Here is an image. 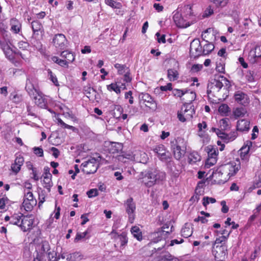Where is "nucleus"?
<instances>
[{"label": "nucleus", "instance_id": "nucleus-64", "mask_svg": "<svg viewBox=\"0 0 261 261\" xmlns=\"http://www.w3.org/2000/svg\"><path fill=\"white\" fill-rule=\"evenodd\" d=\"M31 43L33 45L34 47H36L37 49H40L42 47V44L41 42L37 40H34L31 42Z\"/></svg>", "mask_w": 261, "mask_h": 261}, {"label": "nucleus", "instance_id": "nucleus-15", "mask_svg": "<svg viewBox=\"0 0 261 261\" xmlns=\"http://www.w3.org/2000/svg\"><path fill=\"white\" fill-rule=\"evenodd\" d=\"M173 19L175 23L178 28H184L190 26L189 22L184 19L181 14L178 12H176L174 14Z\"/></svg>", "mask_w": 261, "mask_h": 261}, {"label": "nucleus", "instance_id": "nucleus-3", "mask_svg": "<svg viewBox=\"0 0 261 261\" xmlns=\"http://www.w3.org/2000/svg\"><path fill=\"white\" fill-rule=\"evenodd\" d=\"M229 88L230 86L229 81L225 77L222 75L216 76L214 78H211L207 84V94L218 92L224 86Z\"/></svg>", "mask_w": 261, "mask_h": 261}, {"label": "nucleus", "instance_id": "nucleus-21", "mask_svg": "<svg viewBox=\"0 0 261 261\" xmlns=\"http://www.w3.org/2000/svg\"><path fill=\"white\" fill-rule=\"evenodd\" d=\"M172 147L173 148V151L175 159L177 160H180L184 155L185 153V150H182L181 149V147L176 144L172 145Z\"/></svg>", "mask_w": 261, "mask_h": 261}, {"label": "nucleus", "instance_id": "nucleus-2", "mask_svg": "<svg viewBox=\"0 0 261 261\" xmlns=\"http://www.w3.org/2000/svg\"><path fill=\"white\" fill-rule=\"evenodd\" d=\"M241 169V162L239 160L236 161L230 162L229 163L221 165L216 171L220 175L223 174H227V178H225L224 181L226 182L231 176H234L238 171ZM217 174V173H216Z\"/></svg>", "mask_w": 261, "mask_h": 261}, {"label": "nucleus", "instance_id": "nucleus-4", "mask_svg": "<svg viewBox=\"0 0 261 261\" xmlns=\"http://www.w3.org/2000/svg\"><path fill=\"white\" fill-rule=\"evenodd\" d=\"M25 89L30 97L38 95L40 91L36 79L31 76L27 77Z\"/></svg>", "mask_w": 261, "mask_h": 261}, {"label": "nucleus", "instance_id": "nucleus-17", "mask_svg": "<svg viewBox=\"0 0 261 261\" xmlns=\"http://www.w3.org/2000/svg\"><path fill=\"white\" fill-rule=\"evenodd\" d=\"M24 159L21 155L16 156L14 163L11 165V168L13 172L17 174L20 170L21 166L23 164Z\"/></svg>", "mask_w": 261, "mask_h": 261}, {"label": "nucleus", "instance_id": "nucleus-52", "mask_svg": "<svg viewBox=\"0 0 261 261\" xmlns=\"http://www.w3.org/2000/svg\"><path fill=\"white\" fill-rule=\"evenodd\" d=\"M208 153V158H215L217 159V156L218 154V150L217 149L211 148H208V151L207 152Z\"/></svg>", "mask_w": 261, "mask_h": 261}, {"label": "nucleus", "instance_id": "nucleus-20", "mask_svg": "<svg viewBox=\"0 0 261 261\" xmlns=\"http://www.w3.org/2000/svg\"><path fill=\"white\" fill-rule=\"evenodd\" d=\"M201 37L203 40L206 42V44L203 45L202 47L203 56H205L210 54L215 48V46L212 43L208 42L207 40H205L206 36H204V34L202 33Z\"/></svg>", "mask_w": 261, "mask_h": 261}, {"label": "nucleus", "instance_id": "nucleus-29", "mask_svg": "<svg viewBox=\"0 0 261 261\" xmlns=\"http://www.w3.org/2000/svg\"><path fill=\"white\" fill-rule=\"evenodd\" d=\"M130 231L134 238H136L138 241H141L142 239V232L139 227L137 226H133Z\"/></svg>", "mask_w": 261, "mask_h": 261}, {"label": "nucleus", "instance_id": "nucleus-19", "mask_svg": "<svg viewBox=\"0 0 261 261\" xmlns=\"http://www.w3.org/2000/svg\"><path fill=\"white\" fill-rule=\"evenodd\" d=\"M35 100V103L38 107L41 108H44L47 105V100L42 96V93L39 91L38 95H35V96H31Z\"/></svg>", "mask_w": 261, "mask_h": 261}, {"label": "nucleus", "instance_id": "nucleus-62", "mask_svg": "<svg viewBox=\"0 0 261 261\" xmlns=\"http://www.w3.org/2000/svg\"><path fill=\"white\" fill-rule=\"evenodd\" d=\"M213 9H212L211 6H208L207 8H206L204 11V16L208 17L213 14Z\"/></svg>", "mask_w": 261, "mask_h": 261}, {"label": "nucleus", "instance_id": "nucleus-28", "mask_svg": "<svg viewBox=\"0 0 261 261\" xmlns=\"http://www.w3.org/2000/svg\"><path fill=\"white\" fill-rule=\"evenodd\" d=\"M178 71L174 69H169L167 71V76L170 81H174L178 78Z\"/></svg>", "mask_w": 261, "mask_h": 261}, {"label": "nucleus", "instance_id": "nucleus-39", "mask_svg": "<svg viewBox=\"0 0 261 261\" xmlns=\"http://www.w3.org/2000/svg\"><path fill=\"white\" fill-rule=\"evenodd\" d=\"M246 113V111L243 108H236L233 111L234 115L236 117H243Z\"/></svg>", "mask_w": 261, "mask_h": 261}, {"label": "nucleus", "instance_id": "nucleus-38", "mask_svg": "<svg viewBox=\"0 0 261 261\" xmlns=\"http://www.w3.org/2000/svg\"><path fill=\"white\" fill-rule=\"evenodd\" d=\"M51 59L55 63H57L62 67H67L68 66L67 62L65 60L60 59L58 57L56 56L52 57Z\"/></svg>", "mask_w": 261, "mask_h": 261}, {"label": "nucleus", "instance_id": "nucleus-60", "mask_svg": "<svg viewBox=\"0 0 261 261\" xmlns=\"http://www.w3.org/2000/svg\"><path fill=\"white\" fill-rule=\"evenodd\" d=\"M172 84L171 83H168L165 86H162L160 87V89L162 91H167L168 90H171L172 89Z\"/></svg>", "mask_w": 261, "mask_h": 261}, {"label": "nucleus", "instance_id": "nucleus-56", "mask_svg": "<svg viewBox=\"0 0 261 261\" xmlns=\"http://www.w3.org/2000/svg\"><path fill=\"white\" fill-rule=\"evenodd\" d=\"M18 46L22 50H27L29 46V44L27 42L21 41L18 42Z\"/></svg>", "mask_w": 261, "mask_h": 261}, {"label": "nucleus", "instance_id": "nucleus-30", "mask_svg": "<svg viewBox=\"0 0 261 261\" xmlns=\"http://www.w3.org/2000/svg\"><path fill=\"white\" fill-rule=\"evenodd\" d=\"M247 95L242 92H238L234 94L235 100L241 104H244L246 102Z\"/></svg>", "mask_w": 261, "mask_h": 261}, {"label": "nucleus", "instance_id": "nucleus-40", "mask_svg": "<svg viewBox=\"0 0 261 261\" xmlns=\"http://www.w3.org/2000/svg\"><path fill=\"white\" fill-rule=\"evenodd\" d=\"M182 111H184L185 117L187 118V120L192 118L193 115L195 113L194 108H191V107L190 108V109Z\"/></svg>", "mask_w": 261, "mask_h": 261}, {"label": "nucleus", "instance_id": "nucleus-11", "mask_svg": "<svg viewBox=\"0 0 261 261\" xmlns=\"http://www.w3.org/2000/svg\"><path fill=\"white\" fill-rule=\"evenodd\" d=\"M139 98L144 102L147 103L145 104L146 107L149 108L150 109L153 111L156 110L157 103L148 93H142L139 95Z\"/></svg>", "mask_w": 261, "mask_h": 261}, {"label": "nucleus", "instance_id": "nucleus-44", "mask_svg": "<svg viewBox=\"0 0 261 261\" xmlns=\"http://www.w3.org/2000/svg\"><path fill=\"white\" fill-rule=\"evenodd\" d=\"M181 236L186 238L190 237L192 235V231L188 227H183L181 230Z\"/></svg>", "mask_w": 261, "mask_h": 261}, {"label": "nucleus", "instance_id": "nucleus-48", "mask_svg": "<svg viewBox=\"0 0 261 261\" xmlns=\"http://www.w3.org/2000/svg\"><path fill=\"white\" fill-rule=\"evenodd\" d=\"M218 111L221 114L223 113L226 114L230 111V110L227 105L223 103L219 106Z\"/></svg>", "mask_w": 261, "mask_h": 261}, {"label": "nucleus", "instance_id": "nucleus-51", "mask_svg": "<svg viewBox=\"0 0 261 261\" xmlns=\"http://www.w3.org/2000/svg\"><path fill=\"white\" fill-rule=\"evenodd\" d=\"M216 201V199L214 198L208 197H204L203 198L202 204L204 206H206L209 203H214Z\"/></svg>", "mask_w": 261, "mask_h": 261}, {"label": "nucleus", "instance_id": "nucleus-12", "mask_svg": "<svg viewBox=\"0 0 261 261\" xmlns=\"http://www.w3.org/2000/svg\"><path fill=\"white\" fill-rule=\"evenodd\" d=\"M22 218L21 219L20 223L19 225V227L21 230L23 232L30 230L32 227V225L34 223L33 219L30 218V216L22 215Z\"/></svg>", "mask_w": 261, "mask_h": 261}, {"label": "nucleus", "instance_id": "nucleus-22", "mask_svg": "<svg viewBox=\"0 0 261 261\" xmlns=\"http://www.w3.org/2000/svg\"><path fill=\"white\" fill-rule=\"evenodd\" d=\"M60 56L65 59V61L68 64L69 63L72 62L75 59V56L73 53L67 50H65L61 53Z\"/></svg>", "mask_w": 261, "mask_h": 261}, {"label": "nucleus", "instance_id": "nucleus-37", "mask_svg": "<svg viewBox=\"0 0 261 261\" xmlns=\"http://www.w3.org/2000/svg\"><path fill=\"white\" fill-rule=\"evenodd\" d=\"M22 215L19 216L18 215H14L11 216V221H10V224L16 225L19 226V225L20 223L21 217Z\"/></svg>", "mask_w": 261, "mask_h": 261}, {"label": "nucleus", "instance_id": "nucleus-1", "mask_svg": "<svg viewBox=\"0 0 261 261\" xmlns=\"http://www.w3.org/2000/svg\"><path fill=\"white\" fill-rule=\"evenodd\" d=\"M166 173L158 170L147 172L142 177V183L147 187L150 188L155 184H159L165 180Z\"/></svg>", "mask_w": 261, "mask_h": 261}, {"label": "nucleus", "instance_id": "nucleus-23", "mask_svg": "<svg viewBox=\"0 0 261 261\" xmlns=\"http://www.w3.org/2000/svg\"><path fill=\"white\" fill-rule=\"evenodd\" d=\"M10 24L11 25V30L14 33H18L21 28V24L20 22L15 18H12L10 20Z\"/></svg>", "mask_w": 261, "mask_h": 261}, {"label": "nucleus", "instance_id": "nucleus-8", "mask_svg": "<svg viewBox=\"0 0 261 261\" xmlns=\"http://www.w3.org/2000/svg\"><path fill=\"white\" fill-rule=\"evenodd\" d=\"M53 43L58 51L64 50L67 47V40L62 34L55 35L53 39Z\"/></svg>", "mask_w": 261, "mask_h": 261}, {"label": "nucleus", "instance_id": "nucleus-5", "mask_svg": "<svg viewBox=\"0 0 261 261\" xmlns=\"http://www.w3.org/2000/svg\"><path fill=\"white\" fill-rule=\"evenodd\" d=\"M125 211L128 215V221L130 223L134 222L135 219L136 203L132 197L128 198L124 203Z\"/></svg>", "mask_w": 261, "mask_h": 261}, {"label": "nucleus", "instance_id": "nucleus-61", "mask_svg": "<svg viewBox=\"0 0 261 261\" xmlns=\"http://www.w3.org/2000/svg\"><path fill=\"white\" fill-rule=\"evenodd\" d=\"M221 205L222 206L221 208L222 212L223 213H227L228 212L229 208L226 205V201L224 200L222 201L221 202Z\"/></svg>", "mask_w": 261, "mask_h": 261}, {"label": "nucleus", "instance_id": "nucleus-32", "mask_svg": "<svg viewBox=\"0 0 261 261\" xmlns=\"http://www.w3.org/2000/svg\"><path fill=\"white\" fill-rule=\"evenodd\" d=\"M116 238L118 241V242L120 243L121 246H124L127 243L128 240L126 234L124 232H122L120 235H117Z\"/></svg>", "mask_w": 261, "mask_h": 261}, {"label": "nucleus", "instance_id": "nucleus-10", "mask_svg": "<svg viewBox=\"0 0 261 261\" xmlns=\"http://www.w3.org/2000/svg\"><path fill=\"white\" fill-rule=\"evenodd\" d=\"M248 60L250 63H261V45H257L252 48L248 54Z\"/></svg>", "mask_w": 261, "mask_h": 261}, {"label": "nucleus", "instance_id": "nucleus-42", "mask_svg": "<svg viewBox=\"0 0 261 261\" xmlns=\"http://www.w3.org/2000/svg\"><path fill=\"white\" fill-rule=\"evenodd\" d=\"M230 232L227 233L226 236H222L218 238H217L214 244L213 247H216V246L219 245V244L222 243L223 242H225L226 240L228 238Z\"/></svg>", "mask_w": 261, "mask_h": 261}, {"label": "nucleus", "instance_id": "nucleus-41", "mask_svg": "<svg viewBox=\"0 0 261 261\" xmlns=\"http://www.w3.org/2000/svg\"><path fill=\"white\" fill-rule=\"evenodd\" d=\"M3 50L4 52V54L7 59H8L9 60H12L14 58L12 50L10 49V48L7 46V48H4Z\"/></svg>", "mask_w": 261, "mask_h": 261}, {"label": "nucleus", "instance_id": "nucleus-13", "mask_svg": "<svg viewBox=\"0 0 261 261\" xmlns=\"http://www.w3.org/2000/svg\"><path fill=\"white\" fill-rule=\"evenodd\" d=\"M252 145V143L250 141H247L246 144L244 145L240 150V155L241 160L246 163L249 160V155H248L250 147Z\"/></svg>", "mask_w": 261, "mask_h": 261}, {"label": "nucleus", "instance_id": "nucleus-55", "mask_svg": "<svg viewBox=\"0 0 261 261\" xmlns=\"http://www.w3.org/2000/svg\"><path fill=\"white\" fill-rule=\"evenodd\" d=\"M132 79L130 76V70H127L124 74L123 81L126 83H129L131 82Z\"/></svg>", "mask_w": 261, "mask_h": 261}, {"label": "nucleus", "instance_id": "nucleus-50", "mask_svg": "<svg viewBox=\"0 0 261 261\" xmlns=\"http://www.w3.org/2000/svg\"><path fill=\"white\" fill-rule=\"evenodd\" d=\"M48 261H57V253L54 250H50L46 254Z\"/></svg>", "mask_w": 261, "mask_h": 261}, {"label": "nucleus", "instance_id": "nucleus-18", "mask_svg": "<svg viewBox=\"0 0 261 261\" xmlns=\"http://www.w3.org/2000/svg\"><path fill=\"white\" fill-rule=\"evenodd\" d=\"M237 129L241 132H247L250 129V121L246 119H241L237 122Z\"/></svg>", "mask_w": 261, "mask_h": 261}, {"label": "nucleus", "instance_id": "nucleus-58", "mask_svg": "<svg viewBox=\"0 0 261 261\" xmlns=\"http://www.w3.org/2000/svg\"><path fill=\"white\" fill-rule=\"evenodd\" d=\"M23 200H27L31 201L33 200H36V199L34 198L32 192L29 191L25 193Z\"/></svg>", "mask_w": 261, "mask_h": 261}, {"label": "nucleus", "instance_id": "nucleus-59", "mask_svg": "<svg viewBox=\"0 0 261 261\" xmlns=\"http://www.w3.org/2000/svg\"><path fill=\"white\" fill-rule=\"evenodd\" d=\"M203 66L201 64H194L192 66L191 70L192 72H196L201 70Z\"/></svg>", "mask_w": 261, "mask_h": 261}, {"label": "nucleus", "instance_id": "nucleus-26", "mask_svg": "<svg viewBox=\"0 0 261 261\" xmlns=\"http://www.w3.org/2000/svg\"><path fill=\"white\" fill-rule=\"evenodd\" d=\"M122 149V144L120 143L113 142L111 144L109 150L111 153L115 154L120 152Z\"/></svg>", "mask_w": 261, "mask_h": 261}, {"label": "nucleus", "instance_id": "nucleus-25", "mask_svg": "<svg viewBox=\"0 0 261 261\" xmlns=\"http://www.w3.org/2000/svg\"><path fill=\"white\" fill-rule=\"evenodd\" d=\"M201 161V156L196 151L191 152L188 156V162L189 164H194Z\"/></svg>", "mask_w": 261, "mask_h": 261}, {"label": "nucleus", "instance_id": "nucleus-27", "mask_svg": "<svg viewBox=\"0 0 261 261\" xmlns=\"http://www.w3.org/2000/svg\"><path fill=\"white\" fill-rule=\"evenodd\" d=\"M37 204L36 200H33L31 201L27 200H23L22 202V206L27 212L31 211L33 207Z\"/></svg>", "mask_w": 261, "mask_h": 261}, {"label": "nucleus", "instance_id": "nucleus-24", "mask_svg": "<svg viewBox=\"0 0 261 261\" xmlns=\"http://www.w3.org/2000/svg\"><path fill=\"white\" fill-rule=\"evenodd\" d=\"M84 90L85 94L90 100L94 101L96 99V91L94 88L91 87H85Z\"/></svg>", "mask_w": 261, "mask_h": 261}, {"label": "nucleus", "instance_id": "nucleus-46", "mask_svg": "<svg viewBox=\"0 0 261 261\" xmlns=\"http://www.w3.org/2000/svg\"><path fill=\"white\" fill-rule=\"evenodd\" d=\"M43 181L44 184V187L47 189L48 192H50V189L51 187H52L53 186L51 178H49V177H44Z\"/></svg>", "mask_w": 261, "mask_h": 261}, {"label": "nucleus", "instance_id": "nucleus-35", "mask_svg": "<svg viewBox=\"0 0 261 261\" xmlns=\"http://www.w3.org/2000/svg\"><path fill=\"white\" fill-rule=\"evenodd\" d=\"M31 27L34 34L41 30L42 28L41 23L38 20L33 21L31 23Z\"/></svg>", "mask_w": 261, "mask_h": 261}, {"label": "nucleus", "instance_id": "nucleus-53", "mask_svg": "<svg viewBox=\"0 0 261 261\" xmlns=\"http://www.w3.org/2000/svg\"><path fill=\"white\" fill-rule=\"evenodd\" d=\"M197 189L196 188L195 191L194 195L191 197V198L190 199V201L194 202H198L199 200L200 199V196L201 195L200 193V192L197 191Z\"/></svg>", "mask_w": 261, "mask_h": 261}, {"label": "nucleus", "instance_id": "nucleus-34", "mask_svg": "<svg viewBox=\"0 0 261 261\" xmlns=\"http://www.w3.org/2000/svg\"><path fill=\"white\" fill-rule=\"evenodd\" d=\"M51 250L50 245L47 241H43L41 244V253L46 254Z\"/></svg>", "mask_w": 261, "mask_h": 261}, {"label": "nucleus", "instance_id": "nucleus-43", "mask_svg": "<svg viewBox=\"0 0 261 261\" xmlns=\"http://www.w3.org/2000/svg\"><path fill=\"white\" fill-rule=\"evenodd\" d=\"M216 5L217 7L223 8L226 6L228 0H210Z\"/></svg>", "mask_w": 261, "mask_h": 261}, {"label": "nucleus", "instance_id": "nucleus-7", "mask_svg": "<svg viewBox=\"0 0 261 261\" xmlns=\"http://www.w3.org/2000/svg\"><path fill=\"white\" fill-rule=\"evenodd\" d=\"M190 56L191 58L194 59L201 56H203L202 46L199 40H193L190 44Z\"/></svg>", "mask_w": 261, "mask_h": 261}, {"label": "nucleus", "instance_id": "nucleus-16", "mask_svg": "<svg viewBox=\"0 0 261 261\" xmlns=\"http://www.w3.org/2000/svg\"><path fill=\"white\" fill-rule=\"evenodd\" d=\"M153 151L157 154L158 157L161 161H166L169 156L166 154V149L164 145L160 144L153 149Z\"/></svg>", "mask_w": 261, "mask_h": 261}, {"label": "nucleus", "instance_id": "nucleus-54", "mask_svg": "<svg viewBox=\"0 0 261 261\" xmlns=\"http://www.w3.org/2000/svg\"><path fill=\"white\" fill-rule=\"evenodd\" d=\"M98 194V190L96 189H92L87 192V195H88V197L89 198H92L94 197H95L97 196Z\"/></svg>", "mask_w": 261, "mask_h": 261}, {"label": "nucleus", "instance_id": "nucleus-36", "mask_svg": "<svg viewBox=\"0 0 261 261\" xmlns=\"http://www.w3.org/2000/svg\"><path fill=\"white\" fill-rule=\"evenodd\" d=\"M107 89L110 91H115L117 94L121 93V90L119 89V87L118 86V82L107 85Z\"/></svg>", "mask_w": 261, "mask_h": 261}, {"label": "nucleus", "instance_id": "nucleus-45", "mask_svg": "<svg viewBox=\"0 0 261 261\" xmlns=\"http://www.w3.org/2000/svg\"><path fill=\"white\" fill-rule=\"evenodd\" d=\"M188 90L187 89L180 90L178 89H174L173 90V94L174 96L181 97L185 94L187 93Z\"/></svg>", "mask_w": 261, "mask_h": 261}, {"label": "nucleus", "instance_id": "nucleus-33", "mask_svg": "<svg viewBox=\"0 0 261 261\" xmlns=\"http://www.w3.org/2000/svg\"><path fill=\"white\" fill-rule=\"evenodd\" d=\"M114 67L118 70V73L119 74H123L127 70H129L128 67H127L125 64H120L119 63H116L114 65Z\"/></svg>", "mask_w": 261, "mask_h": 261}, {"label": "nucleus", "instance_id": "nucleus-57", "mask_svg": "<svg viewBox=\"0 0 261 261\" xmlns=\"http://www.w3.org/2000/svg\"><path fill=\"white\" fill-rule=\"evenodd\" d=\"M34 153L38 156H43V150L42 148L35 147L33 148Z\"/></svg>", "mask_w": 261, "mask_h": 261}, {"label": "nucleus", "instance_id": "nucleus-14", "mask_svg": "<svg viewBox=\"0 0 261 261\" xmlns=\"http://www.w3.org/2000/svg\"><path fill=\"white\" fill-rule=\"evenodd\" d=\"M152 261H179V259L172 255L168 252H162L157 256H154Z\"/></svg>", "mask_w": 261, "mask_h": 261}, {"label": "nucleus", "instance_id": "nucleus-49", "mask_svg": "<svg viewBox=\"0 0 261 261\" xmlns=\"http://www.w3.org/2000/svg\"><path fill=\"white\" fill-rule=\"evenodd\" d=\"M217 162V159L215 158H208L207 159L205 164V167L206 168H209L211 166L215 165Z\"/></svg>", "mask_w": 261, "mask_h": 261}, {"label": "nucleus", "instance_id": "nucleus-31", "mask_svg": "<svg viewBox=\"0 0 261 261\" xmlns=\"http://www.w3.org/2000/svg\"><path fill=\"white\" fill-rule=\"evenodd\" d=\"M230 120L228 118L221 119L219 121L220 127L221 130H225L229 128Z\"/></svg>", "mask_w": 261, "mask_h": 261}, {"label": "nucleus", "instance_id": "nucleus-6", "mask_svg": "<svg viewBox=\"0 0 261 261\" xmlns=\"http://www.w3.org/2000/svg\"><path fill=\"white\" fill-rule=\"evenodd\" d=\"M83 167L82 171L87 174L94 173L98 168L97 161L95 158H92L81 164Z\"/></svg>", "mask_w": 261, "mask_h": 261}, {"label": "nucleus", "instance_id": "nucleus-63", "mask_svg": "<svg viewBox=\"0 0 261 261\" xmlns=\"http://www.w3.org/2000/svg\"><path fill=\"white\" fill-rule=\"evenodd\" d=\"M216 70L218 71L219 72H220V73H224V71H225V67H224V65L221 64V63H217V66H216Z\"/></svg>", "mask_w": 261, "mask_h": 261}, {"label": "nucleus", "instance_id": "nucleus-47", "mask_svg": "<svg viewBox=\"0 0 261 261\" xmlns=\"http://www.w3.org/2000/svg\"><path fill=\"white\" fill-rule=\"evenodd\" d=\"M47 71L49 79L51 81V82L55 84V85H59L58 79L56 77V75L55 74H54L50 69H48Z\"/></svg>", "mask_w": 261, "mask_h": 261}, {"label": "nucleus", "instance_id": "nucleus-9", "mask_svg": "<svg viewBox=\"0 0 261 261\" xmlns=\"http://www.w3.org/2000/svg\"><path fill=\"white\" fill-rule=\"evenodd\" d=\"M213 253L215 255L216 261H223L225 259L227 254V246L222 244L213 247Z\"/></svg>", "mask_w": 261, "mask_h": 261}]
</instances>
